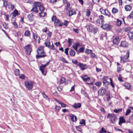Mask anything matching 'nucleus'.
<instances>
[{
    "label": "nucleus",
    "instance_id": "nucleus-44",
    "mask_svg": "<svg viewBox=\"0 0 133 133\" xmlns=\"http://www.w3.org/2000/svg\"><path fill=\"white\" fill-rule=\"evenodd\" d=\"M66 10L67 11H69V9H70V8H69V6H70V4L68 3H66Z\"/></svg>",
    "mask_w": 133,
    "mask_h": 133
},
{
    "label": "nucleus",
    "instance_id": "nucleus-5",
    "mask_svg": "<svg viewBox=\"0 0 133 133\" xmlns=\"http://www.w3.org/2000/svg\"><path fill=\"white\" fill-rule=\"evenodd\" d=\"M32 37L34 39L35 42L36 43H40V37L38 36L36 33H32Z\"/></svg>",
    "mask_w": 133,
    "mask_h": 133
},
{
    "label": "nucleus",
    "instance_id": "nucleus-20",
    "mask_svg": "<svg viewBox=\"0 0 133 133\" xmlns=\"http://www.w3.org/2000/svg\"><path fill=\"white\" fill-rule=\"evenodd\" d=\"M76 13V11H75L70 10L67 13V14L69 16H70L73 15L75 14Z\"/></svg>",
    "mask_w": 133,
    "mask_h": 133
},
{
    "label": "nucleus",
    "instance_id": "nucleus-42",
    "mask_svg": "<svg viewBox=\"0 0 133 133\" xmlns=\"http://www.w3.org/2000/svg\"><path fill=\"white\" fill-rule=\"evenodd\" d=\"M118 11L117 9L115 8H113L112 10V12L113 14L116 13Z\"/></svg>",
    "mask_w": 133,
    "mask_h": 133
},
{
    "label": "nucleus",
    "instance_id": "nucleus-22",
    "mask_svg": "<svg viewBox=\"0 0 133 133\" xmlns=\"http://www.w3.org/2000/svg\"><path fill=\"white\" fill-rule=\"evenodd\" d=\"M101 25V27L104 29H106L109 28V25L107 24H103Z\"/></svg>",
    "mask_w": 133,
    "mask_h": 133
},
{
    "label": "nucleus",
    "instance_id": "nucleus-51",
    "mask_svg": "<svg viewBox=\"0 0 133 133\" xmlns=\"http://www.w3.org/2000/svg\"><path fill=\"white\" fill-rule=\"evenodd\" d=\"M92 52V50H89V49H87L85 51V53L88 54H89L91 52Z\"/></svg>",
    "mask_w": 133,
    "mask_h": 133
},
{
    "label": "nucleus",
    "instance_id": "nucleus-7",
    "mask_svg": "<svg viewBox=\"0 0 133 133\" xmlns=\"http://www.w3.org/2000/svg\"><path fill=\"white\" fill-rule=\"evenodd\" d=\"M38 4H39L38 3V2H35L33 5V7L31 11H34L36 13H37L38 12V11L37 8L38 7Z\"/></svg>",
    "mask_w": 133,
    "mask_h": 133
},
{
    "label": "nucleus",
    "instance_id": "nucleus-39",
    "mask_svg": "<svg viewBox=\"0 0 133 133\" xmlns=\"http://www.w3.org/2000/svg\"><path fill=\"white\" fill-rule=\"evenodd\" d=\"M122 109L120 108L118 109H115L114 110V111L116 113H118L122 111Z\"/></svg>",
    "mask_w": 133,
    "mask_h": 133
},
{
    "label": "nucleus",
    "instance_id": "nucleus-9",
    "mask_svg": "<svg viewBox=\"0 0 133 133\" xmlns=\"http://www.w3.org/2000/svg\"><path fill=\"white\" fill-rule=\"evenodd\" d=\"M109 79L108 77L107 76H104L102 78L104 86H106L109 84V82L107 81V80Z\"/></svg>",
    "mask_w": 133,
    "mask_h": 133
},
{
    "label": "nucleus",
    "instance_id": "nucleus-59",
    "mask_svg": "<svg viewBox=\"0 0 133 133\" xmlns=\"http://www.w3.org/2000/svg\"><path fill=\"white\" fill-rule=\"evenodd\" d=\"M80 124H83L84 125L85 124V121L84 119H82L81 120V121H80Z\"/></svg>",
    "mask_w": 133,
    "mask_h": 133
},
{
    "label": "nucleus",
    "instance_id": "nucleus-11",
    "mask_svg": "<svg viewBox=\"0 0 133 133\" xmlns=\"http://www.w3.org/2000/svg\"><path fill=\"white\" fill-rule=\"evenodd\" d=\"M78 65L80 67L81 69L82 70H84L88 68L87 66L85 64L79 63Z\"/></svg>",
    "mask_w": 133,
    "mask_h": 133
},
{
    "label": "nucleus",
    "instance_id": "nucleus-24",
    "mask_svg": "<svg viewBox=\"0 0 133 133\" xmlns=\"http://www.w3.org/2000/svg\"><path fill=\"white\" fill-rule=\"evenodd\" d=\"M11 21L13 25L14 26L15 28H17L18 27V25L17 23L15 22V19H11Z\"/></svg>",
    "mask_w": 133,
    "mask_h": 133
},
{
    "label": "nucleus",
    "instance_id": "nucleus-6",
    "mask_svg": "<svg viewBox=\"0 0 133 133\" xmlns=\"http://www.w3.org/2000/svg\"><path fill=\"white\" fill-rule=\"evenodd\" d=\"M106 89L105 88H102L99 89L98 94V95L100 96H103L106 94Z\"/></svg>",
    "mask_w": 133,
    "mask_h": 133
},
{
    "label": "nucleus",
    "instance_id": "nucleus-16",
    "mask_svg": "<svg viewBox=\"0 0 133 133\" xmlns=\"http://www.w3.org/2000/svg\"><path fill=\"white\" fill-rule=\"evenodd\" d=\"M113 41L114 44H117L119 41V37L118 36L114 38Z\"/></svg>",
    "mask_w": 133,
    "mask_h": 133
},
{
    "label": "nucleus",
    "instance_id": "nucleus-27",
    "mask_svg": "<svg viewBox=\"0 0 133 133\" xmlns=\"http://www.w3.org/2000/svg\"><path fill=\"white\" fill-rule=\"evenodd\" d=\"M119 119V121L118 124L120 125L121 124V123L125 122L124 118L123 117H120Z\"/></svg>",
    "mask_w": 133,
    "mask_h": 133
},
{
    "label": "nucleus",
    "instance_id": "nucleus-30",
    "mask_svg": "<svg viewBox=\"0 0 133 133\" xmlns=\"http://www.w3.org/2000/svg\"><path fill=\"white\" fill-rule=\"evenodd\" d=\"M131 8V7L130 5H127L125 6V10L127 11H130Z\"/></svg>",
    "mask_w": 133,
    "mask_h": 133
},
{
    "label": "nucleus",
    "instance_id": "nucleus-28",
    "mask_svg": "<svg viewBox=\"0 0 133 133\" xmlns=\"http://www.w3.org/2000/svg\"><path fill=\"white\" fill-rule=\"evenodd\" d=\"M24 35L26 37L30 36V32L29 30H26L24 33Z\"/></svg>",
    "mask_w": 133,
    "mask_h": 133
},
{
    "label": "nucleus",
    "instance_id": "nucleus-29",
    "mask_svg": "<svg viewBox=\"0 0 133 133\" xmlns=\"http://www.w3.org/2000/svg\"><path fill=\"white\" fill-rule=\"evenodd\" d=\"M129 38L130 39H133V32H129L128 34Z\"/></svg>",
    "mask_w": 133,
    "mask_h": 133
},
{
    "label": "nucleus",
    "instance_id": "nucleus-35",
    "mask_svg": "<svg viewBox=\"0 0 133 133\" xmlns=\"http://www.w3.org/2000/svg\"><path fill=\"white\" fill-rule=\"evenodd\" d=\"M39 14L41 17H44L46 15V14L45 12H42L39 13Z\"/></svg>",
    "mask_w": 133,
    "mask_h": 133
},
{
    "label": "nucleus",
    "instance_id": "nucleus-62",
    "mask_svg": "<svg viewBox=\"0 0 133 133\" xmlns=\"http://www.w3.org/2000/svg\"><path fill=\"white\" fill-rule=\"evenodd\" d=\"M60 104L61 105L62 107L63 108H65L66 107V104L61 102Z\"/></svg>",
    "mask_w": 133,
    "mask_h": 133
},
{
    "label": "nucleus",
    "instance_id": "nucleus-64",
    "mask_svg": "<svg viewBox=\"0 0 133 133\" xmlns=\"http://www.w3.org/2000/svg\"><path fill=\"white\" fill-rule=\"evenodd\" d=\"M58 89L59 91H61L62 89V87H61L59 85L58 87Z\"/></svg>",
    "mask_w": 133,
    "mask_h": 133
},
{
    "label": "nucleus",
    "instance_id": "nucleus-19",
    "mask_svg": "<svg viewBox=\"0 0 133 133\" xmlns=\"http://www.w3.org/2000/svg\"><path fill=\"white\" fill-rule=\"evenodd\" d=\"M8 6V8L11 10H13L14 8V5L11 3L10 2H9Z\"/></svg>",
    "mask_w": 133,
    "mask_h": 133
},
{
    "label": "nucleus",
    "instance_id": "nucleus-46",
    "mask_svg": "<svg viewBox=\"0 0 133 133\" xmlns=\"http://www.w3.org/2000/svg\"><path fill=\"white\" fill-rule=\"evenodd\" d=\"M49 48L50 49L54 50H55L54 46L53 44H52L51 45H50L49 47Z\"/></svg>",
    "mask_w": 133,
    "mask_h": 133
},
{
    "label": "nucleus",
    "instance_id": "nucleus-61",
    "mask_svg": "<svg viewBox=\"0 0 133 133\" xmlns=\"http://www.w3.org/2000/svg\"><path fill=\"white\" fill-rule=\"evenodd\" d=\"M43 96L44 98H45L46 99L48 100H49L50 99L49 98L46 94H44V95Z\"/></svg>",
    "mask_w": 133,
    "mask_h": 133
},
{
    "label": "nucleus",
    "instance_id": "nucleus-63",
    "mask_svg": "<svg viewBox=\"0 0 133 133\" xmlns=\"http://www.w3.org/2000/svg\"><path fill=\"white\" fill-rule=\"evenodd\" d=\"M130 29L129 28H125V31L129 33L130 31Z\"/></svg>",
    "mask_w": 133,
    "mask_h": 133
},
{
    "label": "nucleus",
    "instance_id": "nucleus-33",
    "mask_svg": "<svg viewBox=\"0 0 133 133\" xmlns=\"http://www.w3.org/2000/svg\"><path fill=\"white\" fill-rule=\"evenodd\" d=\"M106 96L107 97V101H109L110 99V94L109 92H107L106 94Z\"/></svg>",
    "mask_w": 133,
    "mask_h": 133
},
{
    "label": "nucleus",
    "instance_id": "nucleus-45",
    "mask_svg": "<svg viewBox=\"0 0 133 133\" xmlns=\"http://www.w3.org/2000/svg\"><path fill=\"white\" fill-rule=\"evenodd\" d=\"M90 10L88 9L87 10V11H86V15L87 16H89L90 15Z\"/></svg>",
    "mask_w": 133,
    "mask_h": 133
},
{
    "label": "nucleus",
    "instance_id": "nucleus-31",
    "mask_svg": "<svg viewBox=\"0 0 133 133\" xmlns=\"http://www.w3.org/2000/svg\"><path fill=\"white\" fill-rule=\"evenodd\" d=\"M125 87L128 89H131V85L130 84L128 83H125Z\"/></svg>",
    "mask_w": 133,
    "mask_h": 133
},
{
    "label": "nucleus",
    "instance_id": "nucleus-25",
    "mask_svg": "<svg viewBox=\"0 0 133 133\" xmlns=\"http://www.w3.org/2000/svg\"><path fill=\"white\" fill-rule=\"evenodd\" d=\"M28 17L30 21H32L34 19V16L32 14H30L28 15Z\"/></svg>",
    "mask_w": 133,
    "mask_h": 133
},
{
    "label": "nucleus",
    "instance_id": "nucleus-17",
    "mask_svg": "<svg viewBox=\"0 0 133 133\" xmlns=\"http://www.w3.org/2000/svg\"><path fill=\"white\" fill-rule=\"evenodd\" d=\"M80 46V43L79 42H77L75 43L72 47L75 50L77 51L78 48Z\"/></svg>",
    "mask_w": 133,
    "mask_h": 133
},
{
    "label": "nucleus",
    "instance_id": "nucleus-50",
    "mask_svg": "<svg viewBox=\"0 0 133 133\" xmlns=\"http://www.w3.org/2000/svg\"><path fill=\"white\" fill-rule=\"evenodd\" d=\"M106 10H107L106 9L104 10L103 9H102V8H101L100 9V11H101V13L102 14H105V13L106 12Z\"/></svg>",
    "mask_w": 133,
    "mask_h": 133
},
{
    "label": "nucleus",
    "instance_id": "nucleus-56",
    "mask_svg": "<svg viewBox=\"0 0 133 133\" xmlns=\"http://www.w3.org/2000/svg\"><path fill=\"white\" fill-rule=\"evenodd\" d=\"M129 50H127L126 52V57L127 58V59H128L129 57Z\"/></svg>",
    "mask_w": 133,
    "mask_h": 133
},
{
    "label": "nucleus",
    "instance_id": "nucleus-54",
    "mask_svg": "<svg viewBox=\"0 0 133 133\" xmlns=\"http://www.w3.org/2000/svg\"><path fill=\"white\" fill-rule=\"evenodd\" d=\"M128 18H133V11L132 12L130 15L128 16Z\"/></svg>",
    "mask_w": 133,
    "mask_h": 133
},
{
    "label": "nucleus",
    "instance_id": "nucleus-8",
    "mask_svg": "<svg viewBox=\"0 0 133 133\" xmlns=\"http://www.w3.org/2000/svg\"><path fill=\"white\" fill-rule=\"evenodd\" d=\"M25 49L26 50L25 52L26 54L29 55L32 50L31 46L29 44L28 45L25 47Z\"/></svg>",
    "mask_w": 133,
    "mask_h": 133
},
{
    "label": "nucleus",
    "instance_id": "nucleus-60",
    "mask_svg": "<svg viewBox=\"0 0 133 133\" xmlns=\"http://www.w3.org/2000/svg\"><path fill=\"white\" fill-rule=\"evenodd\" d=\"M68 43H69V46H70L71 44L72 41H71V39L70 38H69L68 39Z\"/></svg>",
    "mask_w": 133,
    "mask_h": 133
},
{
    "label": "nucleus",
    "instance_id": "nucleus-48",
    "mask_svg": "<svg viewBox=\"0 0 133 133\" xmlns=\"http://www.w3.org/2000/svg\"><path fill=\"white\" fill-rule=\"evenodd\" d=\"M84 47H82L80 48L79 49V51H78V52H84Z\"/></svg>",
    "mask_w": 133,
    "mask_h": 133
},
{
    "label": "nucleus",
    "instance_id": "nucleus-58",
    "mask_svg": "<svg viewBox=\"0 0 133 133\" xmlns=\"http://www.w3.org/2000/svg\"><path fill=\"white\" fill-rule=\"evenodd\" d=\"M90 56L91 57L93 58H95V57H96V55L94 53H91L90 54Z\"/></svg>",
    "mask_w": 133,
    "mask_h": 133
},
{
    "label": "nucleus",
    "instance_id": "nucleus-52",
    "mask_svg": "<svg viewBox=\"0 0 133 133\" xmlns=\"http://www.w3.org/2000/svg\"><path fill=\"white\" fill-rule=\"evenodd\" d=\"M102 83L101 82H98L95 83V84L97 86H99L101 85Z\"/></svg>",
    "mask_w": 133,
    "mask_h": 133
},
{
    "label": "nucleus",
    "instance_id": "nucleus-13",
    "mask_svg": "<svg viewBox=\"0 0 133 133\" xmlns=\"http://www.w3.org/2000/svg\"><path fill=\"white\" fill-rule=\"evenodd\" d=\"M11 14L12 15L13 17L12 18V19H15V18H14L18 15V11L16 9H15L14 10L13 12H12Z\"/></svg>",
    "mask_w": 133,
    "mask_h": 133
},
{
    "label": "nucleus",
    "instance_id": "nucleus-4",
    "mask_svg": "<svg viewBox=\"0 0 133 133\" xmlns=\"http://www.w3.org/2000/svg\"><path fill=\"white\" fill-rule=\"evenodd\" d=\"M107 117L110 119L111 122L113 123L115 122L116 119V117L114 114H108L107 115Z\"/></svg>",
    "mask_w": 133,
    "mask_h": 133
},
{
    "label": "nucleus",
    "instance_id": "nucleus-10",
    "mask_svg": "<svg viewBox=\"0 0 133 133\" xmlns=\"http://www.w3.org/2000/svg\"><path fill=\"white\" fill-rule=\"evenodd\" d=\"M99 18L96 21L97 23L100 24H102L104 22V17L102 15H101L99 16Z\"/></svg>",
    "mask_w": 133,
    "mask_h": 133
},
{
    "label": "nucleus",
    "instance_id": "nucleus-40",
    "mask_svg": "<svg viewBox=\"0 0 133 133\" xmlns=\"http://www.w3.org/2000/svg\"><path fill=\"white\" fill-rule=\"evenodd\" d=\"M122 22L121 20L118 19L117 20L116 22V25L118 26H120L122 24Z\"/></svg>",
    "mask_w": 133,
    "mask_h": 133
},
{
    "label": "nucleus",
    "instance_id": "nucleus-41",
    "mask_svg": "<svg viewBox=\"0 0 133 133\" xmlns=\"http://www.w3.org/2000/svg\"><path fill=\"white\" fill-rule=\"evenodd\" d=\"M9 3L6 0L3 1L4 6L5 7H6L7 5L8 6V4Z\"/></svg>",
    "mask_w": 133,
    "mask_h": 133
},
{
    "label": "nucleus",
    "instance_id": "nucleus-55",
    "mask_svg": "<svg viewBox=\"0 0 133 133\" xmlns=\"http://www.w3.org/2000/svg\"><path fill=\"white\" fill-rule=\"evenodd\" d=\"M19 77L20 78L24 79L25 78V76L23 74H21L19 75Z\"/></svg>",
    "mask_w": 133,
    "mask_h": 133
},
{
    "label": "nucleus",
    "instance_id": "nucleus-2",
    "mask_svg": "<svg viewBox=\"0 0 133 133\" xmlns=\"http://www.w3.org/2000/svg\"><path fill=\"white\" fill-rule=\"evenodd\" d=\"M51 20L54 22V24L56 26H62L63 25V23L61 22L59 19H57L56 17L55 16L52 17Z\"/></svg>",
    "mask_w": 133,
    "mask_h": 133
},
{
    "label": "nucleus",
    "instance_id": "nucleus-14",
    "mask_svg": "<svg viewBox=\"0 0 133 133\" xmlns=\"http://www.w3.org/2000/svg\"><path fill=\"white\" fill-rule=\"evenodd\" d=\"M81 77L84 82L89 81L90 80V78L87 75L83 76Z\"/></svg>",
    "mask_w": 133,
    "mask_h": 133
},
{
    "label": "nucleus",
    "instance_id": "nucleus-21",
    "mask_svg": "<svg viewBox=\"0 0 133 133\" xmlns=\"http://www.w3.org/2000/svg\"><path fill=\"white\" fill-rule=\"evenodd\" d=\"M72 106L74 107L75 108L77 109L81 108V104L80 103H75L72 105Z\"/></svg>",
    "mask_w": 133,
    "mask_h": 133
},
{
    "label": "nucleus",
    "instance_id": "nucleus-32",
    "mask_svg": "<svg viewBox=\"0 0 133 133\" xmlns=\"http://www.w3.org/2000/svg\"><path fill=\"white\" fill-rule=\"evenodd\" d=\"M93 26V25L92 24L89 25V26H88L87 28V30L89 32H90V31L91 30V29H92V28Z\"/></svg>",
    "mask_w": 133,
    "mask_h": 133
},
{
    "label": "nucleus",
    "instance_id": "nucleus-1",
    "mask_svg": "<svg viewBox=\"0 0 133 133\" xmlns=\"http://www.w3.org/2000/svg\"><path fill=\"white\" fill-rule=\"evenodd\" d=\"M44 47L41 46L38 48L37 50V53L39 55H36V57L37 59L45 57L46 55L45 54V52L44 51Z\"/></svg>",
    "mask_w": 133,
    "mask_h": 133
},
{
    "label": "nucleus",
    "instance_id": "nucleus-57",
    "mask_svg": "<svg viewBox=\"0 0 133 133\" xmlns=\"http://www.w3.org/2000/svg\"><path fill=\"white\" fill-rule=\"evenodd\" d=\"M69 49L68 48H66L65 49L64 52L67 55H68V51Z\"/></svg>",
    "mask_w": 133,
    "mask_h": 133
},
{
    "label": "nucleus",
    "instance_id": "nucleus-38",
    "mask_svg": "<svg viewBox=\"0 0 133 133\" xmlns=\"http://www.w3.org/2000/svg\"><path fill=\"white\" fill-rule=\"evenodd\" d=\"M65 81V79L63 77H62L59 82L60 84H62Z\"/></svg>",
    "mask_w": 133,
    "mask_h": 133
},
{
    "label": "nucleus",
    "instance_id": "nucleus-18",
    "mask_svg": "<svg viewBox=\"0 0 133 133\" xmlns=\"http://www.w3.org/2000/svg\"><path fill=\"white\" fill-rule=\"evenodd\" d=\"M69 116L70 117V119L72 121L75 122L76 121L77 118L75 116L72 114H70L69 115Z\"/></svg>",
    "mask_w": 133,
    "mask_h": 133
},
{
    "label": "nucleus",
    "instance_id": "nucleus-26",
    "mask_svg": "<svg viewBox=\"0 0 133 133\" xmlns=\"http://www.w3.org/2000/svg\"><path fill=\"white\" fill-rule=\"evenodd\" d=\"M91 30L90 31V32H93L94 34L96 33L98 30L97 28L95 27L94 26H93Z\"/></svg>",
    "mask_w": 133,
    "mask_h": 133
},
{
    "label": "nucleus",
    "instance_id": "nucleus-36",
    "mask_svg": "<svg viewBox=\"0 0 133 133\" xmlns=\"http://www.w3.org/2000/svg\"><path fill=\"white\" fill-rule=\"evenodd\" d=\"M45 44L46 46L49 48L50 45V42L49 41H47L45 43Z\"/></svg>",
    "mask_w": 133,
    "mask_h": 133
},
{
    "label": "nucleus",
    "instance_id": "nucleus-37",
    "mask_svg": "<svg viewBox=\"0 0 133 133\" xmlns=\"http://www.w3.org/2000/svg\"><path fill=\"white\" fill-rule=\"evenodd\" d=\"M60 59L63 62H64V63H68L69 62L64 58L63 57H61L60 58Z\"/></svg>",
    "mask_w": 133,
    "mask_h": 133
},
{
    "label": "nucleus",
    "instance_id": "nucleus-43",
    "mask_svg": "<svg viewBox=\"0 0 133 133\" xmlns=\"http://www.w3.org/2000/svg\"><path fill=\"white\" fill-rule=\"evenodd\" d=\"M131 112V111L130 109H127L126 112L125 114V115H128Z\"/></svg>",
    "mask_w": 133,
    "mask_h": 133
},
{
    "label": "nucleus",
    "instance_id": "nucleus-15",
    "mask_svg": "<svg viewBox=\"0 0 133 133\" xmlns=\"http://www.w3.org/2000/svg\"><path fill=\"white\" fill-rule=\"evenodd\" d=\"M38 3L39 4H38V6L39 7V10L41 12H43L44 10V7L42 5L41 3V2H38Z\"/></svg>",
    "mask_w": 133,
    "mask_h": 133
},
{
    "label": "nucleus",
    "instance_id": "nucleus-12",
    "mask_svg": "<svg viewBox=\"0 0 133 133\" xmlns=\"http://www.w3.org/2000/svg\"><path fill=\"white\" fill-rule=\"evenodd\" d=\"M46 65L45 64L42 65V66H41L40 67V70L41 71L42 74L44 75H45L46 74L45 72V67Z\"/></svg>",
    "mask_w": 133,
    "mask_h": 133
},
{
    "label": "nucleus",
    "instance_id": "nucleus-47",
    "mask_svg": "<svg viewBox=\"0 0 133 133\" xmlns=\"http://www.w3.org/2000/svg\"><path fill=\"white\" fill-rule=\"evenodd\" d=\"M106 132V131L105 130V129H104L103 127H102L101 130V131H100V133H101L102 132L104 133H105Z\"/></svg>",
    "mask_w": 133,
    "mask_h": 133
},
{
    "label": "nucleus",
    "instance_id": "nucleus-34",
    "mask_svg": "<svg viewBox=\"0 0 133 133\" xmlns=\"http://www.w3.org/2000/svg\"><path fill=\"white\" fill-rule=\"evenodd\" d=\"M15 75L16 76H18L19 75V70L18 69H16L15 71Z\"/></svg>",
    "mask_w": 133,
    "mask_h": 133
},
{
    "label": "nucleus",
    "instance_id": "nucleus-3",
    "mask_svg": "<svg viewBox=\"0 0 133 133\" xmlns=\"http://www.w3.org/2000/svg\"><path fill=\"white\" fill-rule=\"evenodd\" d=\"M25 84L26 88L28 90L32 89L33 87V83L31 81H26Z\"/></svg>",
    "mask_w": 133,
    "mask_h": 133
},
{
    "label": "nucleus",
    "instance_id": "nucleus-53",
    "mask_svg": "<svg viewBox=\"0 0 133 133\" xmlns=\"http://www.w3.org/2000/svg\"><path fill=\"white\" fill-rule=\"evenodd\" d=\"M109 79L110 80V84L112 88H114V85L112 83V79L111 78H110Z\"/></svg>",
    "mask_w": 133,
    "mask_h": 133
},
{
    "label": "nucleus",
    "instance_id": "nucleus-23",
    "mask_svg": "<svg viewBox=\"0 0 133 133\" xmlns=\"http://www.w3.org/2000/svg\"><path fill=\"white\" fill-rule=\"evenodd\" d=\"M76 52L74 50L70 49L69 51V55L72 56H75Z\"/></svg>",
    "mask_w": 133,
    "mask_h": 133
},
{
    "label": "nucleus",
    "instance_id": "nucleus-49",
    "mask_svg": "<svg viewBox=\"0 0 133 133\" xmlns=\"http://www.w3.org/2000/svg\"><path fill=\"white\" fill-rule=\"evenodd\" d=\"M106 11V12H105V14L108 16L109 17H110V13L107 10Z\"/></svg>",
    "mask_w": 133,
    "mask_h": 133
}]
</instances>
